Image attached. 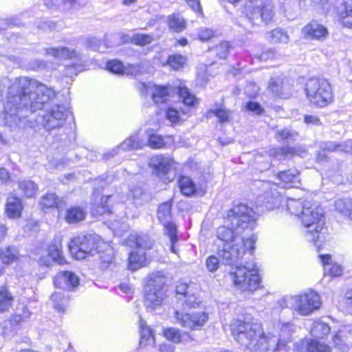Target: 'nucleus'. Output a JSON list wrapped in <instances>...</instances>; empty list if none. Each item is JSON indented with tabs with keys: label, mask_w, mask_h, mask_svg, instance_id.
Listing matches in <instances>:
<instances>
[{
	"label": "nucleus",
	"mask_w": 352,
	"mask_h": 352,
	"mask_svg": "<svg viewBox=\"0 0 352 352\" xmlns=\"http://www.w3.org/2000/svg\"><path fill=\"white\" fill-rule=\"evenodd\" d=\"M56 95L54 90L36 80L15 78L8 89L4 107L6 124L11 128L19 126L28 116L27 113L42 109Z\"/></svg>",
	"instance_id": "1"
},
{
	"label": "nucleus",
	"mask_w": 352,
	"mask_h": 352,
	"mask_svg": "<svg viewBox=\"0 0 352 352\" xmlns=\"http://www.w3.org/2000/svg\"><path fill=\"white\" fill-rule=\"evenodd\" d=\"M232 335L238 343L252 352H287V341L276 336H267L258 323L237 320L232 326Z\"/></svg>",
	"instance_id": "2"
},
{
	"label": "nucleus",
	"mask_w": 352,
	"mask_h": 352,
	"mask_svg": "<svg viewBox=\"0 0 352 352\" xmlns=\"http://www.w3.org/2000/svg\"><path fill=\"white\" fill-rule=\"evenodd\" d=\"M299 218L301 219L302 224L307 229V239L317 245L320 234L324 225L323 209L316 203L306 201L305 208Z\"/></svg>",
	"instance_id": "3"
},
{
	"label": "nucleus",
	"mask_w": 352,
	"mask_h": 352,
	"mask_svg": "<svg viewBox=\"0 0 352 352\" xmlns=\"http://www.w3.org/2000/svg\"><path fill=\"white\" fill-rule=\"evenodd\" d=\"M166 278L161 272L149 275L144 287V304L148 310L155 311L162 305L166 297Z\"/></svg>",
	"instance_id": "4"
},
{
	"label": "nucleus",
	"mask_w": 352,
	"mask_h": 352,
	"mask_svg": "<svg viewBox=\"0 0 352 352\" xmlns=\"http://www.w3.org/2000/svg\"><path fill=\"white\" fill-rule=\"evenodd\" d=\"M256 240L255 235L245 239L236 238V243L224 244L222 249L219 248L217 255L223 265H232L243 256L246 251L253 254Z\"/></svg>",
	"instance_id": "5"
},
{
	"label": "nucleus",
	"mask_w": 352,
	"mask_h": 352,
	"mask_svg": "<svg viewBox=\"0 0 352 352\" xmlns=\"http://www.w3.org/2000/svg\"><path fill=\"white\" fill-rule=\"evenodd\" d=\"M307 98L314 105L324 107L333 102V91L325 78H312L306 83Z\"/></svg>",
	"instance_id": "6"
},
{
	"label": "nucleus",
	"mask_w": 352,
	"mask_h": 352,
	"mask_svg": "<svg viewBox=\"0 0 352 352\" xmlns=\"http://www.w3.org/2000/svg\"><path fill=\"white\" fill-rule=\"evenodd\" d=\"M245 20L252 25L270 23L274 16L271 0H248L244 6Z\"/></svg>",
	"instance_id": "7"
},
{
	"label": "nucleus",
	"mask_w": 352,
	"mask_h": 352,
	"mask_svg": "<svg viewBox=\"0 0 352 352\" xmlns=\"http://www.w3.org/2000/svg\"><path fill=\"white\" fill-rule=\"evenodd\" d=\"M255 264L236 267L230 272V278L234 285L242 292H252L260 287L261 278Z\"/></svg>",
	"instance_id": "8"
},
{
	"label": "nucleus",
	"mask_w": 352,
	"mask_h": 352,
	"mask_svg": "<svg viewBox=\"0 0 352 352\" xmlns=\"http://www.w3.org/2000/svg\"><path fill=\"white\" fill-rule=\"evenodd\" d=\"M175 89L166 86L155 85L153 87L152 93V99L156 104L164 103L167 101L170 96V93ZM179 98L182 100L183 104L186 106L185 109H182V111L184 114H188L190 108L195 107L197 104V100L195 96L192 94L186 87H179L175 88Z\"/></svg>",
	"instance_id": "9"
},
{
	"label": "nucleus",
	"mask_w": 352,
	"mask_h": 352,
	"mask_svg": "<svg viewBox=\"0 0 352 352\" xmlns=\"http://www.w3.org/2000/svg\"><path fill=\"white\" fill-rule=\"evenodd\" d=\"M256 219V213L253 209L242 203L234 205L224 217V222L227 226L243 230L252 227Z\"/></svg>",
	"instance_id": "10"
},
{
	"label": "nucleus",
	"mask_w": 352,
	"mask_h": 352,
	"mask_svg": "<svg viewBox=\"0 0 352 352\" xmlns=\"http://www.w3.org/2000/svg\"><path fill=\"white\" fill-rule=\"evenodd\" d=\"M45 54L57 58L70 59L72 62L65 65L64 74L66 76L72 77L85 69V65L82 62L78 52L70 50L67 47H52L45 50Z\"/></svg>",
	"instance_id": "11"
},
{
	"label": "nucleus",
	"mask_w": 352,
	"mask_h": 352,
	"mask_svg": "<svg viewBox=\"0 0 352 352\" xmlns=\"http://www.w3.org/2000/svg\"><path fill=\"white\" fill-rule=\"evenodd\" d=\"M96 237L92 235H82L74 237L68 244L72 256L76 259H84L88 255L97 252Z\"/></svg>",
	"instance_id": "12"
},
{
	"label": "nucleus",
	"mask_w": 352,
	"mask_h": 352,
	"mask_svg": "<svg viewBox=\"0 0 352 352\" xmlns=\"http://www.w3.org/2000/svg\"><path fill=\"white\" fill-rule=\"evenodd\" d=\"M69 110L63 104H56L46 110L41 118V124L48 131L62 127L66 121Z\"/></svg>",
	"instance_id": "13"
},
{
	"label": "nucleus",
	"mask_w": 352,
	"mask_h": 352,
	"mask_svg": "<svg viewBox=\"0 0 352 352\" xmlns=\"http://www.w3.org/2000/svg\"><path fill=\"white\" fill-rule=\"evenodd\" d=\"M195 285L192 283H179L176 286V299L177 307L183 310L195 308L201 301L196 297L194 292Z\"/></svg>",
	"instance_id": "14"
},
{
	"label": "nucleus",
	"mask_w": 352,
	"mask_h": 352,
	"mask_svg": "<svg viewBox=\"0 0 352 352\" xmlns=\"http://www.w3.org/2000/svg\"><path fill=\"white\" fill-rule=\"evenodd\" d=\"M294 305L302 315H309L321 305L319 295L312 290H309L300 295L294 297Z\"/></svg>",
	"instance_id": "15"
},
{
	"label": "nucleus",
	"mask_w": 352,
	"mask_h": 352,
	"mask_svg": "<svg viewBox=\"0 0 352 352\" xmlns=\"http://www.w3.org/2000/svg\"><path fill=\"white\" fill-rule=\"evenodd\" d=\"M175 317L179 324L191 330L201 329L208 320V316L205 312L188 314L175 310Z\"/></svg>",
	"instance_id": "16"
},
{
	"label": "nucleus",
	"mask_w": 352,
	"mask_h": 352,
	"mask_svg": "<svg viewBox=\"0 0 352 352\" xmlns=\"http://www.w3.org/2000/svg\"><path fill=\"white\" fill-rule=\"evenodd\" d=\"M149 165L153 168V173L159 177L164 182H169L173 179L169 176L171 159L163 155H156L153 157L149 162Z\"/></svg>",
	"instance_id": "17"
},
{
	"label": "nucleus",
	"mask_w": 352,
	"mask_h": 352,
	"mask_svg": "<svg viewBox=\"0 0 352 352\" xmlns=\"http://www.w3.org/2000/svg\"><path fill=\"white\" fill-rule=\"evenodd\" d=\"M172 203L166 201L160 204L157 209V218L163 224L165 232H169L172 237H174L175 230L177 226L171 220Z\"/></svg>",
	"instance_id": "18"
},
{
	"label": "nucleus",
	"mask_w": 352,
	"mask_h": 352,
	"mask_svg": "<svg viewBox=\"0 0 352 352\" xmlns=\"http://www.w3.org/2000/svg\"><path fill=\"white\" fill-rule=\"evenodd\" d=\"M302 34L305 38L324 41L328 36L327 28L317 21H311L302 29Z\"/></svg>",
	"instance_id": "19"
},
{
	"label": "nucleus",
	"mask_w": 352,
	"mask_h": 352,
	"mask_svg": "<svg viewBox=\"0 0 352 352\" xmlns=\"http://www.w3.org/2000/svg\"><path fill=\"white\" fill-rule=\"evenodd\" d=\"M145 145V142L139 138L138 134L132 135L124 140L119 146L113 148L110 151L104 153L103 157L106 160L118 155V151L137 150L142 148Z\"/></svg>",
	"instance_id": "20"
},
{
	"label": "nucleus",
	"mask_w": 352,
	"mask_h": 352,
	"mask_svg": "<svg viewBox=\"0 0 352 352\" xmlns=\"http://www.w3.org/2000/svg\"><path fill=\"white\" fill-rule=\"evenodd\" d=\"M145 145V142L139 138L138 134L132 135L124 140L119 146L113 148L110 151L104 153L103 157L106 160L118 155V151L137 150L142 148Z\"/></svg>",
	"instance_id": "21"
},
{
	"label": "nucleus",
	"mask_w": 352,
	"mask_h": 352,
	"mask_svg": "<svg viewBox=\"0 0 352 352\" xmlns=\"http://www.w3.org/2000/svg\"><path fill=\"white\" fill-rule=\"evenodd\" d=\"M54 284L56 287L70 290L78 285L79 278L72 272L62 271L54 277Z\"/></svg>",
	"instance_id": "22"
},
{
	"label": "nucleus",
	"mask_w": 352,
	"mask_h": 352,
	"mask_svg": "<svg viewBox=\"0 0 352 352\" xmlns=\"http://www.w3.org/2000/svg\"><path fill=\"white\" fill-rule=\"evenodd\" d=\"M289 86L285 82V78L281 76L273 77L270 79L268 90L274 96L287 98L289 96Z\"/></svg>",
	"instance_id": "23"
},
{
	"label": "nucleus",
	"mask_w": 352,
	"mask_h": 352,
	"mask_svg": "<svg viewBox=\"0 0 352 352\" xmlns=\"http://www.w3.org/2000/svg\"><path fill=\"white\" fill-rule=\"evenodd\" d=\"M319 258L323 264L325 274H328L331 276L334 277L342 274V267L337 263H332L330 254H320L319 255Z\"/></svg>",
	"instance_id": "24"
},
{
	"label": "nucleus",
	"mask_w": 352,
	"mask_h": 352,
	"mask_svg": "<svg viewBox=\"0 0 352 352\" xmlns=\"http://www.w3.org/2000/svg\"><path fill=\"white\" fill-rule=\"evenodd\" d=\"M22 204L20 199L15 196H10L6 202V212L10 218H18L21 215Z\"/></svg>",
	"instance_id": "25"
},
{
	"label": "nucleus",
	"mask_w": 352,
	"mask_h": 352,
	"mask_svg": "<svg viewBox=\"0 0 352 352\" xmlns=\"http://www.w3.org/2000/svg\"><path fill=\"white\" fill-rule=\"evenodd\" d=\"M234 228L227 225L219 227L217 230V238L224 242V244L236 243V239L241 237L239 236L237 234L234 233Z\"/></svg>",
	"instance_id": "26"
},
{
	"label": "nucleus",
	"mask_w": 352,
	"mask_h": 352,
	"mask_svg": "<svg viewBox=\"0 0 352 352\" xmlns=\"http://www.w3.org/2000/svg\"><path fill=\"white\" fill-rule=\"evenodd\" d=\"M140 344L141 346H146L147 345H152L155 342L153 333L152 329L146 326V322L140 319Z\"/></svg>",
	"instance_id": "27"
},
{
	"label": "nucleus",
	"mask_w": 352,
	"mask_h": 352,
	"mask_svg": "<svg viewBox=\"0 0 352 352\" xmlns=\"http://www.w3.org/2000/svg\"><path fill=\"white\" fill-rule=\"evenodd\" d=\"M146 258L144 252H133L129 257V268L131 271H135L146 265Z\"/></svg>",
	"instance_id": "28"
},
{
	"label": "nucleus",
	"mask_w": 352,
	"mask_h": 352,
	"mask_svg": "<svg viewBox=\"0 0 352 352\" xmlns=\"http://www.w3.org/2000/svg\"><path fill=\"white\" fill-rule=\"evenodd\" d=\"M168 25L172 31L179 33L186 27V20L179 14H173L168 16Z\"/></svg>",
	"instance_id": "29"
},
{
	"label": "nucleus",
	"mask_w": 352,
	"mask_h": 352,
	"mask_svg": "<svg viewBox=\"0 0 352 352\" xmlns=\"http://www.w3.org/2000/svg\"><path fill=\"white\" fill-rule=\"evenodd\" d=\"M129 242L140 249H151L153 246V240L146 234H131L129 238Z\"/></svg>",
	"instance_id": "30"
},
{
	"label": "nucleus",
	"mask_w": 352,
	"mask_h": 352,
	"mask_svg": "<svg viewBox=\"0 0 352 352\" xmlns=\"http://www.w3.org/2000/svg\"><path fill=\"white\" fill-rule=\"evenodd\" d=\"M85 211L80 207H71L67 210L65 220L69 223H76L85 219Z\"/></svg>",
	"instance_id": "31"
},
{
	"label": "nucleus",
	"mask_w": 352,
	"mask_h": 352,
	"mask_svg": "<svg viewBox=\"0 0 352 352\" xmlns=\"http://www.w3.org/2000/svg\"><path fill=\"white\" fill-rule=\"evenodd\" d=\"M13 301L14 297L8 288L0 287V314L8 311L12 306Z\"/></svg>",
	"instance_id": "32"
},
{
	"label": "nucleus",
	"mask_w": 352,
	"mask_h": 352,
	"mask_svg": "<svg viewBox=\"0 0 352 352\" xmlns=\"http://www.w3.org/2000/svg\"><path fill=\"white\" fill-rule=\"evenodd\" d=\"M298 152L299 149L298 148L285 146L271 149L270 151V155L280 160L285 157L298 155Z\"/></svg>",
	"instance_id": "33"
},
{
	"label": "nucleus",
	"mask_w": 352,
	"mask_h": 352,
	"mask_svg": "<svg viewBox=\"0 0 352 352\" xmlns=\"http://www.w3.org/2000/svg\"><path fill=\"white\" fill-rule=\"evenodd\" d=\"M49 255L58 264H63L65 259L62 255L61 239H55L54 242L48 248Z\"/></svg>",
	"instance_id": "34"
},
{
	"label": "nucleus",
	"mask_w": 352,
	"mask_h": 352,
	"mask_svg": "<svg viewBox=\"0 0 352 352\" xmlns=\"http://www.w3.org/2000/svg\"><path fill=\"white\" fill-rule=\"evenodd\" d=\"M278 178L284 183H291L293 186L300 183L299 172L296 168L280 171L278 173Z\"/></svg>",
	"instance_id": "35"
},
{
	"label": "nucleus",
	"mask_w": 352,
	"mask_h": 352,
	"mask_svg": "<svg viewBox=\"0 0 352 352\" xmlns=\"http://www.w3.org/2000/svg\"><path fill=\"white\" fill-rule=\"evenodd\" d=\"M266 38L272 43L287 44L289 42V37L287 32L280 28H276L267 34Z\"/></svg>",
	"instance_id": "36"
},
{
	"label": "nucleus",
	"mask_w": 352,
	"mask_h": 352,
	"mask_svg": "<svg viewBox=\"0 0 352 352\" xmlns=\"http://www.w3.org/2000/svg\"><path fill=\"white\" fill-rule=\"evenodd\" d=\"M329 325L321 320H316L313 322L311 333L316 338H323L330 332Z\"/></svg>",
	"instance_id": "37"
},
{
	"label": "nucleus",
	"mask_w": 352,
	"mask_h": 352,
	"mask_svg": "<svg viewBox=\"0 0 352 352\" xmlns=\"http://www.w3.org/2000/svg\"><path fill=\"white\" fill-rule=\"evenodd\" d=\"M19 258V252L14 247L8 246L0 250V258L5 264H10Z\"/></svg>",
	"instance_id": "38"
},
{
	"label": "nucleus",
	"mask_w": 352,
	"mask_h": 352,
	"mask_svg": "<svg viewBox=\"0 0 352 352\" xmlns=\"http://www.w3.org/2000/svg\"><path fill=\"white\" fill-rule=\"evenodd\" d=\"M344 10L340 12L342 23L352 28V0H345L343 3Z\"/></svg>",
	"instance_id": "39"
},
{
	"label": "nucleus",
	"mask_w": 352,
	"mask_h": 352,
	"mask_svg": "<svg viewBox=\"0 0 352 352\" xmlns=\"http://www.w3.org/2000/svg\"><path fill=\"white\" fill-rule=\"evenodd\" d=\"M179 186L182 194L186 196H190L196 191L195 183L192 180L185 176H182L179 179Z\"/></svg>",
	"instance_id": "40"
},
{
	"label": "nucleus",
	"mask_w": 352,
	"mask_h": 352,
	"mask_svg": "<svg viewBox=\"0 0 352 352\" xmlns=\"http://www.w3.org/2000/svg\"><path fill=\"white\" fill-rule=\"evenodd\" d=\"M306 201H301L298 199H289L287 201V209L292 214L298 216L299 218L305 208Z\"/></svg>",
	"instance_id": "41"
},
{
	"label": "nucleus",
	"mask_w": 352,
	"mask_h": 352,
	"mask_svg": "<svg viewBox=\"0 0 352 352\" xmlns=\"http://www.w3.org/2000/svg\"><path fill=\"white\" fill-rule=\"evenodd\" d=\"M230 45L228 41H221L219 45L210 48V53L214 54L219 59H226L230 52Z\"/></svg>",
	"instance_id": "42"
},
{
	"label": "nucleus",
	"mask_w": 352,
	"mask_h": 352,
	"mask_svg": "<svg viewBox=\"0 0 352 352\" xmlns=\"http://www.w3.org/2000/svg\"><path fill=\"white\" fill-rule=\"evenodd\" d=\"M51 300L53 302V306L55 309L59 312L63 313L67 302V298L63 296V294L60 292H55L51 296Z\"/></svg>",
	"instance_id": "43"
},
{
	"label": "nucleus",
	"mask_w": 352,
	"mask_h": 352,
	"mask_svg": "<svg viewBox=\"0 0 352 352\" xmlns=\"http://www.w3.org/2000/svg\"><path fill=\"white\" fill-rule=\"evenodd\" d=\"M19 187L27 197H32L37 190V185L30 180L19 182Z\"/></svg>",
	"instance_id": "44"
},
{
	"label": "nucleus",
	"mask_w": 352,
	"mask_h": 352,
	"mask_svg": "<svg viewBox=\"0 0 352 352\" xmlns=\"http://www.w3.org/2000/svg\"><path fill=\"white\" fill-rule=\"evenodd\" d=\"M154 38L151 34L135 33L133 34V44L140 46H145L154 41Z\"/></svg>",
	"instance_id": "45"
},
{
	"label": "nucleus",
	"mask_w": 352,
	"mask_h": 352,
	"mask_svg": "<svg viewBox=\"0 0 352 352\" xmlns=\"http://www.w3.org/2000/svg\"><path fill=\"white\" fill-rule=\"evenodd\" d=\"M307 352H330V347L318 340H311L307 343Z\"/></svg>",
	"instance_id": "46"
},
{
	"label": "nucleus",
	"mask_w": 352,
	"mask_h": 352,
	"mask_svg": "<svg viewBox=\"0 0 352 352\" xmlns=\"http://www.w3.org/2000/svg\"><path fill=\"white\" fill-rule=\"evenodd\" d=\"M298 135V133L289 129H283L278 130L276 132L275 138L277 141L282 140H295L296 138Z\"/></svg>",
	"instance_id": "47"
},
{
	"label": "nucleus",
	"mask_w": 352,
	"mask_h": 352,
	"mask_svg": "<svg viewBox=\"0 0 352 352\" xmlns=\"http://www.w3.org/2000/svg\"><path fill=\"white\" fill-rule=\"evenodd\" d=\"M340 143L336 142H326L322 144L321 148L322 149V153L319 152L317 155L318 160H323L324 157V154L323 153L324 151L334 152V151H340Z\"/></svg>",
	"instance_id": "48"
},
{
	"label": "nucleus",
	"mask_w": 352,
	"mask_h": 352,
	"mask_svg": "<svg viewBox=\"0 0 352 352\" xmlns=\"http://www.w3.org/2000/svg\"><path fill=\"white\" fill-rule=\"evenodd\" d=\"M109 198V196H102L100 199V203L96 206L94 208H93V214H96L98 215H103L106 213H110L111 210L109 206L107 204V201Z\"/></svg>",
	"instance_id": "49"
},
{
	"label": "nucleus",
	"mask_w": 352,
	"mask_h": 352,
	"mask_svg": "<svg viewBox=\"0 0 352 352\" xmlns=\"http://www.w3.org/2000/svg\"><path fill=\"white\" fill-rule=\"evenodd\" d=\"M41 205L47 208L58 207V197L54 193H48L42 197Z\"/></svg>",
	"instance_id": "50"
},
{
	"label": "nucleus",
	"mask_w": 352,
	"mask_h": 352,
	"mask_svg": "<svg viewBox=\"0 0 352 352\" xmlns=\"http://www.w3.org/2000/svg\"><path fill=\"white\" fill-rule=\"evenodd\" d=\"M186 58L182 55L175 54L169 56L167 63L175 70L182 67L186 63Z\"/></svg>",
	"instance_id": "51"
},
{
	"label": "nucleus",
	"mask_w": 352,
	"mask_h": 352,
	"mask_svg": "<svg viewBox=\"0 0 352 352\" xmlns=\"http://www.w3.org/2000/svg\"><path fill=\"white\" fill-rule=\"evenodd\" d=\"M215 116L219 119V121L221 123L228 122L230 120L231 111L224 108H214L210 110Z\"/></svg>",
	"instance_id": "52"
},
{
	"label": "nucleus",
	"mask_w": 352,
	"mask_h": 352,
	"mask_svg": "<svg viewBox=\"0 0 352 352\" xmlns=\"http://www.w3.org/2000/svg\"><path fill=\"white\" fill-rule=\"evenodd\" d=\"M148 145L154 149L162 148L165 146L164 139L157 135L148 133Z\"/></svg>",
	"instance_id": "53"
},
{
	"label": "nucleus",
	"mask_w": 352,
	"mask_h": 352,
	"mask_svg": "<svg viewBox=\"0 0 352 352\" xmlns=\"http://www.w3.org/2000/svg\"><path fill=\"white\" fill-rule=\"evenodd\" d=\"M75 2L76 0H45V5L50 9L58 8L62 6L69 8L72 6Z\"/></svg>",
	"instance_id": "54"
},
{
	"label": "nucleus",
	"mask_w": 352,
	"mask_h": 352,
	"mask_svg": "<svg viewBox=\"0 0 352 352\" xmlns=\"http://www.w3.org/2000/svg\"><path fill=\"white\" fill-rule=\"evenodd\" d=\"M107 69L116 74H124V65L121 61L118 60L109 61L107 64Z\"/></svg>",
	"instance_id": "55"
},
{
	"label": "nucleus",
	"mask_w": 352,
	"mask_h": 352,
	"mask_svg": "<svg viewBox=\"0 0 352 352\" xmlns=\"http://www.w3.org/2000/svg\"><path fill=\"white\" fill-rule=\"evenodd\" d=\"M164 336L169 340L175 343H179L181 341L180 331L174 327H169L164 330Z\"/></svg>",
	"instance_id": "56"
},
{
	"label": "nucleus",
	"mask_w": 352,
	"mask_h": 352,
	"mask_svg": "<svg viewBox=\"0 0 352 352\" xmlns=\"http://www.w3.org/2000/svg\"><path fill=\"white\" fill-rule=\"evenodd\" d=\"M219 259L215 256H210L206 261L207 270L210 272H216L219 266Z\"/></svg>",
	"instance_id": "57"
},
{
	"label": "nucleus",
	"mask_w": 352,
	"mask_h": 352,
	"mask_svg": "<svg viewBox=\"0 0 352 352\" xmlns=\"http://www.w3.org/2000/svg\"><path fill=\"white\" fill-rule=\"evenodd\" d=\"M349 204L351 203L349 201ZM335 206L336 210L343 214H346L349 218V212L351 210V206L348 207L347 201L340 199L336 201Z\"/></svg>",
	"instance_id": "58"
},
{
	"label": "nucleus",
	"mask_w": 352,
	"mask_h": 352,
	"mask_svg": "<svg viewBox=\"0 0 352 352\" xmlns=\"http://www.w3.org/2000/svg\"><path fill=\"white\" fill-rule=\"evenodd\" d=\"M294 329L295 327L293 324L290 322L283 324L280 328V337L289 340Z\"/></svg>",
	"instance_id": "59"
},
{
	"label": "nucleus",
	"mask_w": 352,
	"mask_h": 352,
	"mask_svg": "<svg viewBox=\"0 0 352 352\" xmlns=\"http://www.w3.org/2000/svg\"><path fill=\"white\" fill-rule=\"evenodd\" d=\"M245 109L247 111L255 114L260 115L263 111V109L258 102L250 101L246 104Z\"/></svg>",
	"instance_id": "60"
},
{
	"label": "nucleus",
	"mask_w": 352,
	"mask_h": 352,
	"mask_svg": "<svg viewBox=\"0 0 352 352\" xmlns=\"http://www.w3.org/2000/svg\"><path fill=\"white\" fill-rule=\"evenodd\" d=\"M214 32L210 28H201L198 32V38L202 41H206L214 36Z\"/></svg>",
	"instance_id": "61"
},
{
	"label": "nucleus",
	"mask_w": 352,
	"mask_h": 352,
	"mask_svg": "<svg viewBox=\"0 0 352 352\" xmlns=\"http://www.w3.org/2000/svg\"><path fill=\"white\" fill-rule=\"evenodd\" d=\"M166 118L172 123H176L180 120L179 111L174 108H169L166 111Z\"/></svg>",
	"instance_id": "62"
},
{
	"label": "nucleus",
	"mask_w": 352,
	"mask_h": 352,
	"mask_svg": "<svg viewBox=\"0 0 352 352\" xmlns=\"http://www.w3.org/2000/svg\"><path fill=\"white\" fill-rule=\"evenodd\" d=\"M140 66L139 65H124V74L131 76H137L140 74Z\"/></svg>",
	"instance_id": "63"
},
{
	"label": "nucleus",
	"mask_w": 352,
	"mask_h": 352,
	"mask_svg": "<svg viewBox=\"0 0 352 352\" xmlns=\"http://www.w3.org/2000/svg\"><path fill=\"white\" fill-rule=\"evenodd\" d=\"M304 121L307 124H311L314 126H321L322 122L320 118L316 116L313 115H305L304 117Z\"/></svg>",
	"instance_id": "64"
}]
</instances>
